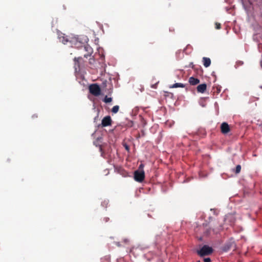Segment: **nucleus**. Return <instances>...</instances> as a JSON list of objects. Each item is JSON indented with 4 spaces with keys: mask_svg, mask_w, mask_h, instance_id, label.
I'll return each instance as SVG.
<instances>
[{
    "mask_svg": "<svg viewBox=\"0 0 262 262\" xmlns=\"http://www.w3.org/2000/svg\"><path fill=\"white\" fill-rule=\"evenodd\" d=\"M211 227H213L212 229L211 227H208L207 224L204 223L203 224V235L204 236H208L211 234V232L213 231V232L217 233L218 230H220L222 228V226L220 225L219 227L215 225L214 224H211Z\"/></svg>",
    "mask_w": 262,
    "mask_h": 262,
    "instance_id": "obj_1",
    "label": "nucleus"
},
{
    "mask_svg": "<svg viewBox=\"0 0 262 262\" xmlns=\"http://www.w3.org/2000/svg\"><path fill=\"white\" fill-rule=\"evenodd\" d=\"M212 252L213 249L207 245H204L200 250L197 251V254L201 257L209 255Z\"/></svg>",
    "mask_w": 262,
    "mask_h": 262,
    "instance_id": "obj_2",
    "label": "nucleus"
},
{
    "mask_svg": "<svg viewBox=\"0 0 262 262\" xmlns=\"http://www.w3.org/2000/svg\"><path fill=\"white\" fill-rule=\"evenodd\" d=\"M90 93L95 96H98L101 94V89L97 83L91 84L89 87Z\"/></svg>",
    "mask_w": 262,
    "mask_h": 262,
    "instance_id": "obj_3",
    "label": "nucleus"
},
{
    "mask_svg": "<svg viewBox=\"0 0 262 262\" xmlns=\"http://www.w3.org/2000/svg\"><path fill=\"white\" fill-rule=\"evenodd\" d=\"M145 178V173L143 170H136L134 172V179L137 182H141Z\"/></svg>",
    "mask_w": 262,
    "mask_h": 262,
    "instance_id": "obj_4",
    "label": "nucleus"
},
{
    "mask_svg": "<svg viewBox=\"0 0 262 262\" xmlns=\"http://www.w3.org/2000/svg\"><path fill=\"white\" fill-rule=\"evenodd\" d=\"M74 60V68L76 72L79 71L81 64L83 62V60L81 57H75Z\"/></svg>",
    "mask_w": 262,
    "mask_h": 262,
    "instance_id": "obj_5",
    "label": "nucleus"
},
{
    "mask_svg": "<svg viewBox=\"0 0 262 262\" xmlns=\"http://www.w3.org/2000/svg\"><path fill=\"white\" fill-rule=\"evenodd\" d=\"M112 120L110 116H105L103 118L101 122L102 127L110 126L112 124Z\"/></svg>",
    "mask_w": 262,
    "mask_h": 262,
    "instance_id": "obj_6",
    "label": "nucleus"
},
{
    "mask_svg": "<svg viewBox=\"0 0 262 262\" xmlns=\"http://www.w3.org/2000/svg\"><path fill=\"white\" fill-rule=\"evenodd\" d=\"M221 131L223 134H227L230 131L229 125L227 123L223 122L221 124Z\"/></svg>",
    "mask_w": 262,
    "mask_h": 262,
    "instance_id": "obj_7",
    "label": "nucleus"
},
{
    "mask_svg": "<svg viewBox=\"0 0 262 262\" xmlns=\"http://www.w3.org/2000/svg\"><path fill=\"white\" fill-rule=\"evenodd\" d=\"M84 50L88 53L84 55V57L86 58L90 56L93 52V49L89 45L84 46Z\"/></svg>",
    "mask_w": 262,
    "mask_h": 262,
    "instance_id": "obj_8",
    "label": "nucleus"
},
{
    "mask_svg": "<svg viewBox=\"0 0 262 262\" xmlns=\"http://www.w3.org/2000/svg\"><path fill=\"white\" fill-rule=\"evenodd\" d=\"M207 89V85L205 83H203L199 85L197 88V91L199 93H204Z\"/></svg>",
    "mask_w": 262,
    "mask_h": 262,
    "instance_id": "obj_9",
    "label": "nucleus"
},
{
    "mask_svg": "<svg viewBox=\"0 0 262 262\" xmlns=\"http://www.w3.org/2000/svg\"><path fill=\"white\" fill-rule=\"evenodd\" d=\"M189 82L192 85H195L200 83V80L193 77L189 78Z\"/></svg>",
    "mask_w": 262,
    "mask_h": 262,
    "instance_id": "obj_10",
    "label": "nucleus"
},
{
    "mask_svg": "<svg viewBox=\"0 0 262 262\" xmlns=\"http://www.w3.org/2000/svg\"><path fill=\"white\" fill-rule=\"evenodd\" d=\"M203 65L206 68L209 67L211 64V60L208 57H203Z\"/></svg>",
    "mask_w": 262,
    "mask_h": 262,
    "instance_id": "obj_11",
    "label": "nucleus"
},
{
    "mask_svg": "<svg viewBox=\"0 0 262 262\" xmlns=\"http://www.w3.org/2000/svg\"><path fill=\"white\" fill-rule=\"evenodd\" d=\"M185 85L181 83H176L173 84L172 86H170V88H184Z\"/></svg>",
    "mask_w": 262,
    "mask_h": 262,
    "instance_id": "obj_12",
    "label": "nucleus"
},
{
    "mask_svg": "<svg viewBox=\"0 0 262 262\" xmlns=\"http://www.w3.org/2000/svg\"><path fill=\"white\" fill-rule=\"evenodd\" d=\"M119 109V106L118 105H115V106H113V107L112 108V112L113 113L116 114L118 112Z\"/></svg>",
    "mask_w": 262,
    "mask_h": 262,
    "instance_id": "obj_13",
    "label": "nucleus"
},
{
    "mask_svg": "<svg viewBox=\"0 0 262 262\" xmlns=\"http://www.w3.org/2000/svg\"><path fill=\"white\" fill-rule=\"evenodd\" d=\"M112 98H111V97H107V96H105V98H104V100H103V101L106 103H110L111 102H112Z\"/></svg>",
    "mask_w": 262,
    "mask_h": 262,
    "instance_id": "obj_14",
    "label": "nucleus"
},
{
    "mask_svg": "<svg viewBox=\"0 0 262 262\" xmlns=\"http://www.w3.org/2000/svg\"><path fill=\"white\" fill-rule=\"evenodd\" d=\"M241 170V166L240 165H236L235 167V173H239Z\"/></svg>",
    "mask_w": 262,
    "mask_h": 262,
    "instance_id": "obj_15",
    "label": "nucleus"
},
{
    "mask_svg": "<svg viewBox=\"0 0 262 262\" xmlns=\"http://www.w3.org/2000/svg\"><path fill=\"white\" fill-rule=\"evenodd\" d=\"M215 28L216 29H220L221 28V24L219 23H215Z\"/></svg>",
    "mask_w": 262,
    "mask_h": 262,
    "instance_id": "obj_16",
    "label": "nucleus"
},
{
    "mask_svg": "<svg viewBox=\"0 0 262 262\" xmlns=\"http://www.w3.org/2000/svg\"><path fill=\"white\" fill-rule=\"evenodd\" d=\"M204 262H211V260L210 258L207 257L204 259Z\"/></svg>",
    "mask_w": 262,
    "mask_h": 262,
    "instance_id": "obj_17",
    "label": "nucleus"
},
{
    "mask_svg": "<svg viewBox=\"0 0 262 262\" xmlns=\"http://www.w3.org/2000/svg\"><path fill=\"white\" fill-rule=\"evenodd\" d=\"M143 167H144V165H143V164H141L139 165V169H138V170H143Z\"/></svg>",
    "mask_w": 262,
    "mask_h": 262,
    "instance_id": "obj_18",
    "label": "nucleus"
},
{
    "mask_svg": "<svg viewBox=\"0 0 262 262\" xmlns=\"http://www.w3.org/2000/svg\"><path fill=\"white\" fill-rule=\"evenodd\" d=\"M124 147H125V149H126V150L129 151V146H128V145H127L126 144H125V145H124Z\"/></svg>",
    "mask_w": 262,
    "mask_h": 262,
    "instance_id": "obj_19",
    "label": "nucleus"
},
{
    "mask_svg": "<svg viewBox=\"0 0 262 262\" xmlns=\"http://www.w3.org/2000/svg\"><path fill=\"white\" fill-rule=\"evenodd\" d=\"M221 92V89L219 88H216V92L217 93H220Z\"/></svg>",
    "mask_w": 262,
    "mask_h": 262,
    "instance_id": "obj_20",
    "label": "nucleus"
},
{
    "mask_svg": "<svg viewBox=\"0 0 262 262\" xmlns=\"http://www.w3.org/2000/svg\"><path fill=\"white\" fill-rule=\"evenodd\" d=\"M99 149H100V151H102V148L101 146H100V147H99Z\"/></svg>",
    "mask_w": 262,
    "mask_h": 262,
    "instance_id": "obj_21",
    "label": "nucleus"
},
{
    "mask_svg": "<svg viewBox=\"0 0 262 262\" xmlns=\"http://www.w3.org/2000/svg\"><path fill=\"white\" fill-rule=\"evenodd\" d=\"M249 3H250L251 4H252V2H251V1L250 0H249Z\"/></svg>",
    "mask_w": 262,
    "mask_h": 262,
    "instance_id": "obj_22",
    "label": "nucleus"
},
{
    "mask_svg": "<svg viewBox=\"0 0 262 262\" xmlns=\"http://www.w3.org/2000/svg\"><path fill=\"white\" fill-rule=\"evenodd\" d=\"M196 262H201L200 260H198Z\"/></svg>",
    "mask_w": 262,
    "mask_h": 262,
    "instance_id": "obj_23",
    "label": "nucleus"
},
{
    "mask_svg": "<svg viewBox=\"0 0 262 262\" xmlns=\"http://www.w3.org/2000/svg\"><path fill=\"white\" fill-rule=\"evenodd\" d=\"M242 2L243 1V0H241Z\"/></svg>",
    "mask_w": 262,
    "mask_h": 262,
    "instance_id": "obj_24",
    "label": "nucleus"
}]
</instances>
